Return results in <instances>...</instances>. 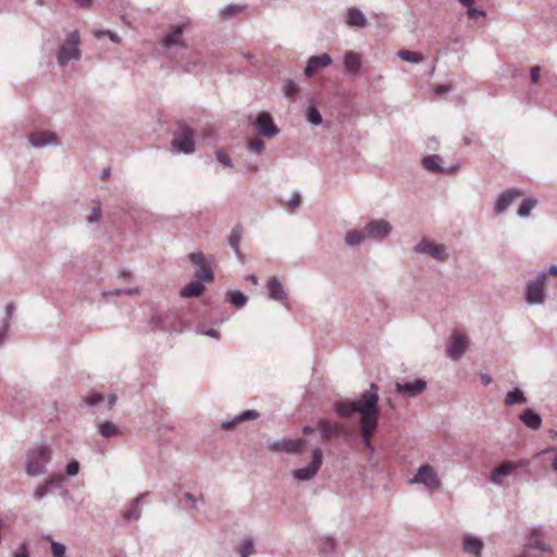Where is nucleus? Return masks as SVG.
<instances>
[{
	"mask_svg": "<svg viewBox=\"0 0 557 557\" xmlns=\"http://www.w3.org/2000/svg\"><path fill=\"white\" fill-rule=\"evenodd\" d=\"M139 292L140 290H139L138 287H133V288H115V289H112V290L102 292V296L108 297V296L137 295V294H139Z\"/></svg>",
	"mask_w": 557,
	"mask_h": 557,
	"instance_id": "47",
	"label": "nucleus"
},
{
	"mask_svg": "<svg viewBox=\"0 0 557 557\" xmlns=\"http://www.w3.org/2000/svg\"><path fill=\"white\" fill-rule=\"evenodd\" d=\"M248 148L250 151L259 154L264 148V143L261 139L256 138L249 141Z\"/></svg>",
	"mask_w": 557,
	"mask_h": 557,
	"instance_id": "57",
	"label": "nucleus"
},
{
	"mask_svg": "<svg viewBox=\"0 0 557 557\" xmlns=\"http://www.w3.org/2000/svg\"><path fill=\"white\" fill-rule=\"evenodd\" d=\"M215 157L219 163L226 168H233L232 159L221 150L215 151Z\"/></svg>",
	"mask_w": 557,
	"mask_h": 557,
	"instance_id": "55",
	"label": "nucleus"
},
{
	"mask_svg": "<svg viewBox=\"0 0 557 557\" xmlns=\"http://www.w3.org/2000/svg\"><path fill=\"white\" fill-rule=\"evenodd\" d=\"M333 410L337 417L342 419H348L357 412L354 406V401L349 399H339L333 404Z\"/></svg>",
	"mask_w": 557,
	"mask_h": 557,
	"instance_id": "27",
	"label": "nucleus"
},
{
	"mask_svg": "<svg viewBox=\"0 0 557 557\" xmlns=\"http://www.w3.org/2000/svg\"><path fill=\"white\" fill-rule=\"evenodd\" d=\"M467 337L461 333H454L447 348V355L453 360H459L467 350Z\"/></svg>",
	"mask_w": 557,
	"mask_h": 557,
	"instance_id": "19",
	"label": "nucleus"
},
{
	"mask_svg": "<svg viewBox=\"0 0 557 557\" xmlns=\"http://www.w3.org/2000/svg\"><path fill=\"white\" fill-rule=\"evenodd\" d=\"M12 557H30L28 544L26 542L21 543L12 553Z\"/></svg>",
	"mask_w": 557,
	"mask_h": 557,
	"instance_id": "54",
	"label": "nucleus"
},
{
	"mask_svg": "<svg viewBox=\"0 0 557 557\" xmlns=\"http://www.w3.org/2000/svg\"><path fill=\"white\" fill-rule=\"evenodd\" d=\"M239 557H249L257 553L255 541L251 536H244L237 546Z\"/></svg>",
	"mask_w": 557,
	"mask_h": 557,
	"instance_id": "34",
	"label": "nucleus"
},
{
	"mask_svg": "<svg viewBox=\"0 0 557 557\" xmlns=\"http://www.w3.org/2000/svg\"><path fill=\"white\" fill-rule=\"evenodd\" d=\"M181 503L185 504L190 510H196L198 503H200L201 505L205 504V498L202 495L197 497L190 493H184Z\"/></svg>",
	"mask_w": 557,
	"mask_h": 557,
	"instance_id": "44",
	"label": "nucleus"
},
{
	"mask_svg": "<svg viewBox=\"0 0 557 557\" xmlns=\"http://www.w3.org/2000/svg\"><path fill=\"white\" fill-rule=\"evenodd\" d=\"M172 145L186 154L193 153L195 151L193 129L187 125L182 126L172 139Z\"/></svg>",
	"mask_w": 557,
	"mask_h": 557,
	"instance_id": "12",
	"label": "nucleus"
},
{
	"mask_svg": "<svg viewBox=\"0 0 557 557\" xmlns=\"http://www.w3.org/2000/svg\"><path fill=\"white\" fill-rule=\"evenodd\" d=\"M520 421L529 429L536 431L542 425L541 416L531 408L524 409L519 416Z\"/></svg>",
	"mask_w": 557,
	"mask_h": 557,
	"instance_id": "25",
	"label": "nucleus"
},
{
	"mask_svg": "<svg viewBox=\"0 0 557 557\" xmlns=\"http://www.w3.org/2000/svg\"><path fill=\"white\" fill-rule=\"evenodd\" d=\"M282 90L286 97H292L298 90V86L294 81L287 79L284 82Z\"/></svg>",
	"mask_w": 557,
	"mask_h": 557,
	"instance_id": "49",
	"label": "nucleus"
},
{
	"mask_svg": "<svg viewBox=\"0 0 557 557\" xmlns=\"http://www.w3.org/2000/svg\"><path fill=\"white\" fill-rule=\"evenodd\" d=\"M255 128L258 133H260L269 139L275 137L280 133V129L274 124L272 116L270 115V113L265 111L260 112L257 115L255 121Z\"/></svg>",
	"mask_w": 557,
	"mask_h": 557,
	"instance_id": "13",
	"label": "nucleus"
},
{
	"mask_svg": "<svg viewBox=\"0 0 557 557\" xmlns=\"http://www.w3.org/2000/svg\"><path fill=\"white\" fill-rule=\"evenodd\" d=\"M49 493H51V490L45 484V483H41L39 484L36 490L34 491L33 493V497L37 500V502H40L42 498H45Z\"/></svg>",
	"mask_w": 557,
	"mask_h": 557,
	"instance_id": "48",
	"label": "nucleus"
},
{
	"mask_svg": "<svg viewBox=\"0 0 557 557\" xmlns=\"http://www.w3.org/2000/svg\"><path fill=\"white\" fill-rule=\"evenodd\" d=\"M377 424H379V420H375V421H370V420H364V421H360V434H361V437H362V443L364 445V447L367 448V450L370 453V454H373L374 453V446L372 444V436L374 434V432L376 431L377 429Z\"/></svg>",
	"mask_w": 557,
	"mask_h": 557,
	"instance_id": "21",
	"label": "nucleus"
},
{
	"mask_svg": "<svg viewBox=\"0 0 557 557\" xmlns=\"http://www.w3.org/2000/svg\"><path fill=\"white\" fill-rule=\"evenodd\" d=\"M196 333L205 336H209L215 341L220 339V332L214 329H206L202 326L196 327Z\"/></svg>",
	"mask_w": 557,
	"mask_h": 557,
	"instance_id": "51",
	"label": "nucleus"
},
{
	"mask_svg": "<svg viewBox=\"0 0 557 557\" xmlns=\"http://www.w3.org/2000/svg\"><path fill=\"white\" fill-rule=\"evenodd\" d=\"M242 237H243V227H242V225H236L233 227V230L227 238L228 245L231 246V248L237 256H240L239 243L242 240Z\"/></svg>",
	"mask_w": 557,
	"mask_h": 557,
	"instance_id": "40",
	"label": "nucleus"
},
{
	"mask_svg": "<svg viewBox=\"0 0 557 557\" xmlns=\"http://www.w3.org/2000/svg\"><path fill=\"white\" fill-rule=\"evenodd\" d=\"M51 448L47 445H38L28 450L26 473L29 476H39L47 471V465L51 460Z\"/></svg>",
	"mask_w": 557,
	"mask_h": 557,
	"instance_id": "2",
	"label": "nucleus"
},
{
	"mask_svg": "<svg viewBox=\"0 0 557 557\" xmlns=\"http://www.w3.org/2000/svg\"><path fill=\"white\" fill-rule=\"evenodd\" d=\"M28 141L29 145L36 149L60 145L58 136L49 131H36L30 133L28 135Z\"/></svg>",
	"mask_w": 557,
	"mask_h": 557,
	"instance_id": "14",
	"label": "nucleus"
},
{
	"mask_svg": "<svg viewBox=\"0 0 557 557\" xmlns=\"http://www.w3.org/2000/svg\"><path fill=\"white\" fill-rule=\"evenodd\" d=\"M413 251L418 255L430 256L440 262H445L448 259L446 247L442 244H436L428 238L421 239L414 247Z\"/></svg>",
	"mask_w": 557,
	"mask_h": 557,
	"instance_id": "7",
	"label": "nucleus"
},
{
	"mask_svg": "<svg viewBox=\"0 0 557 557\" xmlns=\"http://www.w3.org/2000/svg\"><path fill=\"white\" fill-rule=\"evenodd\" d=\"M81 37L77 30L71 32L59 48L58 64L64 67L71 61H78L82 58L79 49Z\"/></svg>",
	"mask_w": 557,
	"mask_h": 557,
	"instance_id": "3",
	"label": "nucleus"
},
{
	"mask_svg": "<svg viewBox=\"0 0 557 557\" xmlns=\"http://www.w3.org/2000/svg\"><path fill=\"white\" fill-rule=\"evenodd\" d=\"M64 478L62 475H52L48 478L44 483L52 491L53 488H60Z\"/></svg>",
	"mask_w": 557,
	"mask_h": 557,
	"instance_id": "50",
	"label": "nucleus"
},
{
	"mask_svg": "<svg viewBox=\"0 0 557 557\" xmlns=\"http://www.w3.org/2000/svg\"><path fill=\"white\" fill-rule=\"evenodd\" d=\"M184 25L173 24L169 27V30L162 36L160 44L165 50L172 48H185L183 40Z\"/></svg>",
	"mask_w": 557,
	"mask_h": 557,
	"instance_id": "11",
	"label": "nucleus"
},
{
	"mask_svg": "<svg viewBox=\"0 0 557 557\" xmlns=\"http://www.w3.org/2000/svg\"><path fill=\"white\" fill-rule=\"evenodd\" d=\"M300 203H301V195H300V193L294 191L290 195L286 206H287V208L289 210L293 211V210L297 209L300 206Z\"/></svg>",
	"mask_w": 557,
	"mask_h": 557,
	"instance_id": "52",
	"label": "nucleus"
},
{
	"mask_svg": "<svg viewBox=\"0 0 557 557\" xmlns=\"http://www.w3.org/2000/svg\"><path fill=\"white\" fill-rule=\"evenodd\" d=\"M246 8L247 5L245 4H228L220 10L219 16L222 21H226L235 15L243 13L246 10Z\"/></svg>",
	"mask_w": 557,
	"mask_h": 557,
	"instance_id": "39",
	"label": "nucleus"
},
{
	"mask_svg": "<svg viewBox=\"0 0 557 557\" xmlns=\"http://www.w3.org/2000/svg\"><path fill=\"white\" fill-rule=\"evenodd\" d=\"M225 300L236 308H243L247 305V296L239 290H227L225 294Z\"/></svg>",
	"mask_w": 557,
	"mask_h": 557,
	"instance_id": "38",
	"label": "nucleus"
},
{
	"mask_svg": "<svg viewBox=\"0 0 557 557\" xmlns=\"http://www.w3.org/2000/svg\"><path fill=\"white\" fill-rule=\"evenodd\" d=\"M149 492L141 493L122 510V517L126 522L138 521L141 517L143 499L149 496Z\"/></svg>",
	"mask_w": 557,
	"mask_h": 557,
	"instance_id": "18",
	"label": "nucleus"
},
{
	"mask_svg": "<svg viewBox=\"0 0 557 557\" xmlns=\"http://www.w3.org/2000/svg\"><path fill=\"white\" fill-rule=\"evenodd\" d=\"M13 311H14L13 304H8L5 307V321L4 322H8L11 319Z\"/></svg>",
	"mask_w": 557,
	"mask_h": 557,
	"instance_id": "63",
	"label": "nucleus"
},
{
	"mask_svg": "<svg viewBox=\"0 0 557 557\" xmlns=\"http://www.w3.org/2000/svg\"><path fill=\"white\" fill-rule=\"evenodd\" d=\"M319 550L323 557H339L336 541L332 536H322L319 541Z\"/></svg>",
	"mask_w": 557,
	"mask_h": 557,
	"instance_id": "29",
	"label": "nucleus"
},
{
	"mask_svg": "<svg viewBox=\"0 0 557 557\" xmlns=\"http://www.w3.org/2000/svg\"><path fill=\"white\" fill-rule=\"evenodd\" d=\"M175 314L171 311L158 312L151 315L150 323L161 331H170L175 322Z\"/></svg>",
	"mask_w": 557,
	"mask_h": 557,
	"instance_id": "23",
	"label": "nucleus"
},
{
	"mask_svg": "<svg viewBox=\"0 0 557 557\" xmlns=\"http://www.w3.org/2000/svg\"><path fill=\"white\" fill-rule=\"evenodd\" d=\"M397 55L409 63H420L423 61V55L419 52L401 49L397 52Z\"/></svg>",
	"mask_w": 557,
	"mask_h": 557,
	"instance_id": "43",
	"label": "nucleus"
},
{
	"mask_svg": "<svg viewBox=\"0 0 557 557\" xmlns=\"http://www.w3.org/2000/svg\"><path fill=\"white\" fill-rule=\"evenodd\" d=\"M306 119L310 124L315 126L320 125L323 121L319 110L312 104L307 108Z\"/></svg>",
	"mask_w": 557,
	"mask_h": 557,
	"instance_id": "45",
	"label": "nucleus"
},
{
	"mask_svg": "<svg viewBox=\"0 0 557 557\" xmlns=\"http://www.w3.org/2000/svg\"><path fill=\"white\" fill-rule=\"evenodd\" d=\"M522 196L523 191L519 188L503 191L494 203V212L496 214L504 213L518 198Z\"/></svg>",
	"mask_w": 557,
	"mask_h": 557,
	"instance_id": "16",
	"label": "nucleus"
},
{
	"mask_svg": "<svg viewBox=\"0 0 557 557\" xmlns=\"http://www.w3.org/2000/svg\"><path fill=\"white\" fill-rule=\"evenodd\" d=\"M205 289L206 287L203 283L199 280H196L184 286L180 292V296L182 298L199 297L205 292Z\"/></svg>",
	"mask_w": 557,
	"mask_h": 557,
	"instance_id": "31",
	"label": "nucleus"
},
{
	"mask_svg": "<svg viewBox=\"0 0 557 557\" xmlns=\"http://www.w3.org/2000/svg\"><path fill=\"white\" fill-rule=\"evenodd\" d=\"M83 403L90 407H99L104 403V397L100 393H89L83 398Z\"/></svg>",
	"mask_w": 557,
	"mask_h": 557,
	"instance_id": "46",
	"label": "nucleus"
},
{
	"mask_svg": "<svg viewBox=\"0 0 557 557\" xmlns=\"http://www.w3.org/2000/svg\"><path fill=\"white\" fill-rule=\"evenodd\" d=\"M116 395L115 394H109L108 397H107V404H106V408L107 410H111L113 408V406L116 404Z\"/></svg>",
	"mask_w": 557,
	"mask_h": 557,
	"instance_id": "61",
	"label": "nucleus"
},
{
	"mask_svg": "<svg viewBox=\"0 0 557 557\" xmlns=\"http://www.w3.org/2000/svg\"><path fill=\"white\" fill-rule=\"evenodd\" d=\"M379 388L375 384H371L358 399L352 400L355 409L360 413V421L379 420Z\"/></svg>",
	"mask_w": 557,
	"mask_h": 557,
	"instance_id": "1",
	"label": "nucleus"
},
{
	"mask_svg": "<svg viewBox=\"0 0 557 557\" xmlns=\"http://www.w3.org/2000/svg\"><path fill=\"white\" fill-rule=\"evenodd\" d=\"M527 401L528 399L524 393L519 387H515L513 389L508 391L504 399V404L508 407L524 405Z\"/></svg>",
	"mask_w": 557,
	"mask_h": 557,
	"instance_id": "33",
	"label": "nucleus"
},
{
	"mask_svg": "<svg viewBox=\"0 0 557 557\" xmlns=\"http://www.w3.org/2000/svg\"><path fill=\"white\" fill-rule=\"evenodd\" d=\"M545 286L546 282L541 280L536 274L525 285V302L528 305H543L545 302Z\"/></svg>",
	"mask_w": 557,
	"mask_h": 557,
	"instance_id": "8",
	"label": "nucleus"
},
{
	"mask_svg": "<svg viewBox=\"0 0 557 557\" xmlns=\"http://www.w3.org/2000/svg\"><path fill=\"white\" fill-rule=\"evenodd\" d=\"M483 548H484V543L479 537H475L472 535H466L462 539V549L467 554L473 555L475 557H480Z\"/></svg>",
	"mask_w": 557,
	"mask_h": 557,
	"instance_id": "24",
	"label": "nucleus"
},
{
	"mask_svg": "<svg viewBox=\"0 0 557 557\" xmlns=\"http://www.w3.org/2000/svg\"><path fill=\"white\" fill-rule=\"evenodd\" d=\"M268 298L281 302L288 308V296L285 292L283 284L277 277H270L267 282Z\"/></svg>",
	"mask_w": 557,
	"mask_h": 557,
	"instance_id": "17",
	"label": "nucleus"
},
{
	"mask_svg": "<svg viewBox=\"0 0 557 557\" xmlns=\"http://www.w3.org/2000/svg\"><path fill=\"white\" fill-rule=\"evenodd\" d=\"M537 200L535 198H524L517 211L520 218L529 216L530 212L535 208Z\"/></svg>",
	"mask_w": 557,
	"mask_h": 557,
	"instance_id": "42",
	"label": "nucleus"
},
{
	"mask_svg": "<svg viewBox=\"0 0 557 557\" xmlns=\"http://www.w3.org/2000/svg\"><path fill=\"white\" fill-rule=\"evenodd\" d=\"M428 383L423 379L412 382L396 383L395 392L404 397L412 398L421 395L426 389Z\"/></svg>",
	"mask_w": 557,
	"mask_h": 557,
	"instance_id": "15",
	"label": "nucleus"
},
{
	"mask_svg": "<svg viewBox=\"0 0 557 557\" xmlns=\"http://www.w3.org/2000/svg\"><path fill=\"white\" fill-rule=\"evenodd\" d=\"M346 24L350 27L364 28L367 18L358 8H349L347 10Z\"/></svg>",
	"mask_w": 557,
	"mask_h": 557,
	"instance_id": "30",
	"label": "nucleus"
},
{
	"mask_svg": "<svg viewBox=\"0 0 557 557\" xmlns=\"http://www.w3.org/2000/svg\"><path fill=\"white\" fill-rule=\"evenodd\" d=\"M51 552H52V557H66V548L61 543L52 542Z\"/></svg>",
	"mask_w": 557,
	"mask_h": 557,
	"instance_id": "53",
	"label": "nucleus"
},
{
	"mask_svg": "<svg viewBox=\"0 0 557 557\" xmlns=\"http://www.w3.org/2000/svg\"><path fill=\"white\" fill-rule=\"evenodd\" d=\"M332 61L331 55L327 53L311 55L307 61L304 72L306 76L311 77L319 71V69L331 65Z\"/></svg>",
	"mask_w": 557,
	"mask_h": 557,
	"instance_id": "20",
	"label": "nucleus"
},
{
	"mask_svg": "<svg viewBox=\"0 0 557 557\" xmlns=\"http://www.w3.org/2000/svg\"><path fill=\"white\" fill-rule=\"evenodd\" d=\"M442 163L443 159L438 154H430L422 159V165L429 172L445 173Z\"/></svg>",
	"mask_w": 557,
	"mask_h": 557,
	"instance_id": "32",
	"label": "nucleus"
},
{
	"mask_svg": "<svg viewBox=\"0 0 557 557\" xmlns=\"http://www.w3.org/2000/svg\"><path fill=\"white\" fill-rule=\"evenodd\" d=\"M188 259L194 265L197 267L195 272L197 280L201 282H212L214 280L211 264L206 260L202 252H191L188 255Z\"/></svg>",
	"mask_w": 557,
	"mask_h": 557,
	"instance_id": "10",
	"label": "nucleus"
},
{
	"mask_svg": "<svg viewBox=\"0 0 557 557\" xmlns=\"http://www.w3.org/2000/svg\"><path fill=\"white\" fill-rule=\"evenodd\" d=\"M100 218H101V209L99 207H96L92 209L90 214L87 216V222L88 223H97V222H99Z\"/></svg>",
	"mask_w": 557,
	"mask_h": 557,
	"instance_id": "59",
	"label": "nucleus"
},
{
	"mask_svg": "<svg viewBox=\"0 0 557 557\" xmlns=\"http://www.w3.org/2000/svg\"><path fill=\"white\" fill-rule=\"evenodd\" d=\"M321 430V436L324 438H329L333 435H336L341 432L342 426L338 423L330 422V421H320L319 423Z\"/></svg>",
	"mask_w": 557,
	"mask_h": 557,
	"instance_id": "41",
	"label": "nucleus"
},
{
	"mask_svg": "<svg viewBox=\"0 0 557 557\" xmlns=\"http://www.w3.org/2000/svg\"><path fill=\"white\" fill-rule=\"evenodd\" d=\"M344 66L349 73H357L361 66V58L354 51H347L344 55Z\"/></svg>",
	"mask_w": 557,
	"mask_h": 557,
	"instance_id": "35",
	"label": "nucleus"
},
{
	"mask_svg": "<svg viewBox=\"0 0 557 557\" xmlns=\"http://www.w3.org/2000/svg\"><path fill=\"white\" fill-rule=\"evenodd\" d=\"M392 230L389 222L384 219L371 220L363 226V233L367 240L376 243H381L387 238L391 235Z\"/></svg>",
	"mask_w": 557,
	"mask_h": 557,
	"instance_id": "6",
	"label": "nucleus"
},
{
	"mask_svg": "<svg viewBox=\"0 0 557 557\" xmlns=\"http://www.w3.org/2000/svg\"><path fill=\"white\" fill-rule=\"evenodd\" d=\"M480 379L485 386L492 383V377L487 373H480Z\"/></svg>",
	"mask_w": 557,
	"mask_h": 557,
	"instance_id": "64",
	"label": "nucleus"
},
{
	"mask_svg": "<svg viewBox=\"0 0 557 557\" xmlns=\"http://www.w3.org/2000/svg\"><path fill=\"white\" fill-rule=\"evenodd\" d=\"M537 275L540 276L541 280L547 282L549 275H557V265L552 264L547 269H542L541 271H539Z\"/></svg>",
	"mask_w": 557,
	"mask_h": 557,
	"instance_id": "56",
	"label": "nucleus"
},
{
	"mask_svg": "<svg viewBox=\"0 0 557 557\" xmlns=\"http://www.w3.org/2000/svg\"><path fill=\"white\" fill-rule=\"evenodd\" d=\"M307 441L305 438L284 437L268 443V448L272 453H285L288 455H299L304 451Z\"/></svg>",
	"mask_w": 557,
	"mask_h": 557,
	"instance_id": "5",
	"label": "nucleus"
},
{
	"mask_svg": "<svg viewBox=\"0 0 557 557\" xmlns=\"http://www.w3.org/2000/svg\"><path fill=\"white\" fill-rule=\"evenodd\" d=\"M79 468V462L76 459H73L66 465V474L69 476H75L78 474Z\"/></svg>",
	"mask_w": 557,
	"mask_h": 557,
	"instance_id": "58",
	"label": "nucleus"
},
{
	"mask_svg": "<svg viewBox=\"0 0 557 557\" xmlns=\"http://www.w3.org/2000/svg\"><path fill=\"white\" fill-rule=\"evenodd\" d=\"M260 417V413L256 410H245L242 413L237 414L233 420L224 421L221 424V428L225 431L232 430L240 422L247 420H256Z\"/></svg>",
	"mask_w": 557,
	"mask_h": 557,
	"instance_id": "28",
	"label": "nucleus"
},
{
	"mask_svg": "<svg viewBox=\"0 0 557 557\" xmlns=\"http://www.w3.org/2000/svg\"><path fill=\"white\" fill-rule=\"evenodd\" d=\"M515 470L511 461H504L498 468L492 471L490 481L493 484L502 485L505 476L510 475Z\"/></svg>",
	"mask_w": 557,
	"mask_h": 557,
	"instance_id": "26",
	"label": "nucleus"
},
{
	"mask_svg": "<svg viewBox=\"0 0 557 557\" xmlns=\"http://www.w3.org/2000/svg\"><path fill=\"white\" fill-rule=\"evenodd\" d=\"M323 463V453L320 448H314L311 451V462L304 468H298L292 471V476L296 481L306 482L312 480Z\"/></svg>",
	"mask_w": 557,
	"mask_h": 557,
	"instance_id": "4",
	"label": "nucleus"
},
{
	"mask_svg": "<svg viewBox=\"0 0 557 557\" xmlns=\"http://www.w3.org/2000/svg\"><path fill=\"white\" fill-rule=\"evenodd\" d=\"M367 240L366 235L363 233V227L361 230H350L346 233L344 242L349 247H356Z\"/></svg>",
	"mask_w": 557,
	"mask_h": 557,
	"instance_id": "37",
	"label": "nucleus"
},
{
	"mask_svg": "<svg viewBox=\"0 0 557 557\" xmlns=\"http://www.w3.org/2000/svg\"><path fill=\"white\" fill-rule=\"evenodd\" d=\"M468 15L471 18H476L479 15H485V12L481 11V10H478L476 8L470 7L469 10H468Z\"/></svg>",
	"mask_w": 557,
	"mask_h": 557,
	"instance_id": "62",
	"label": "nucleus"
},
{
	"mask_svg": "<svg viewBox=\"0 0 557 557\" xmlns=\"http://www.w3.org/2000/svg\"><path fill=\"white\" fill-rule=\"evenodd\" d=\"M98 431L104 438L116 437L122 434L119 426L112 421H100L98 424Z\"/></svg>",
	"mask_w": 557,
	"mask_h": 557,
	"instance_id": "36",
	"label": "nucleus"
},
{
	"mask_svg": "<svg viewBox=\"0 0 557 557\" xmlns=\"http://www.w3.org/2000/svg\"><path fill=\"white\" fill-rule=\"evenodd\" d=\"M410 483L421 484L435 491L441 488V481L437 473L430 465L420 466L414 476L410 480Z\"/></svg>",
	"mask_w": 557,
	"mask_h": 557,
	"instance_id": "9",
	"label": "nucleus"
},
{
	"mask_svg": "<svg viewBox=\"0 0 557 557\" xmlns=\"http://www.w3.org/2000/svg\"><path fill=\"white\" fill-rule=\"evenodd\" d=\"M545 532L541 529H533L530 534L528 548L537 549L543 553H552L553 546L544 541Z\"/></svg>",
	"mask_w": 557,
	"mask_h": 557,
	"instance_id": "22",
	"label": "nucleus"
},
{
	"mask_svg": "<svg viewBox=\"0 0 557 557\" xmlns=\"http://www.w3.org/2000/svg\"><path fill=\"white\" fill-rule=\"evenodd\" d=\"M540 66H532L531 70H530V76H531V81L532 83L534 84H537L539 81H540Z\"/></svg>",
	"mask_w": 557,
	"mask_h": 557,
	"instance_id": "60",
	"label": "nucleus"
}]
</instances>
